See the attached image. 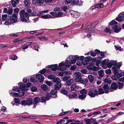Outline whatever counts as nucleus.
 I'll return each mask as SVG.
<instances>
[{"label": "nucleus", "instance_id": "obj_19", "mask_svg": "<svg viewBox=\"0 0 124 124\" xmlns=\"http://www.w3.org/2000/svg\"><path fill=\"white\" fill-rule=\"evenodd\" d=\"M25 7L26 8L29 7L30 5V3L29 0H24L23 1Z\"/></svg>", "mask_w": 124, "mask_h": 124}, {"label": "nucleus", "instance_id": "obj_8", "mask_svg": "<svg viewBox=\"0 0 124 124\" xmlns=\"http://www.w3.org/2000/svg\"><path fill=\"white\" fill-rule=\"evenodd\" d=\"M120 29L121 28L120 27L118 26L117 25H115L112 26L111 31H114L115 32L118 33L120 32Z\"/></svg>", "mask_w": 124, "mask_h": 124}, {"label": "nucleus", "instance_id": "obj_58", "mask_svg": "<svg viewBox=\"0 0 124 124\" xmlns=\"http://www.w3.org/2000/svg\"><path fill=\"white\" fill-rule=\"evenodd\" d=\"M86 124H91V119H85V120Z\"/></svg>", "mask_w": 124, "mask_h": 124}, {"label": "nucleus", "instance_id": "obj_39", "mask_svg": "<svg viewBox=\"0 0 124 124\" xmlns=\"http://www.w3.org/2000/svg\"><path fill=\"white\" fill-rule=\"evenodd\" d=\"M120 78L118 75H113L111 77V78L114 80H116Z\"/></svg>", "mask_w": 124, "mask_h": 124}, {"label": "nucleus", "instance_id": "obj_49", "mask_svg": "<svg viewBox=\"0 0 124 124\" xmlns=\"http://www.w3.org/2000/svg\"><path fill=\"white\" fill-rule=\"evenodd\" d=\"M109 60L108 59H106L104 60L102 62V64H106L109 62Z\"/></svg>", "mask_w": 124, "mask_h": 124}, {"label": "nucleus", "instance_id": "obj_33", "mask_svg": "<svg viewBox=\"0 0 124 124\" xmlns=\"http://www.w3.org/2000/svg\"><path fill=\"white\" fill-rule=\"evenodd\" d=\"M29 45L28 44V43H27L22 45L21 47L23 49L25 50L27 49Z\"/></svg>", "mask_w": 124, "mask_h": 124}, {"label": "nucleus", "instance_id": "obj_4", "mask_svg": "<svg viewBox=\"0 0 124 124\" xmlns=\"http://www.w3.org/2000/svg\"><path fill=\"white\" fill-rule=\"evenodd\" d=\"M98 91L96 90H91L89 91L88 94L91 97L94 98L98 95Z\"/></svg>", "mask_w": 124, "mask_h": 124}, {"label": "nucleus", "instance_id": "obj_18", "mask_svg": "<svg viewBox=\"0 0 124 124\" xmlns=\"http://www.w3.org/2000/svg\"><path fill=\"white\" fill-rule=\"evenodd\" d=\"M48 67L49 68H51L52 70L53 71H54L57 69L58 70V66L56 64L49 65Z\"/></svg>", "mask_w": 124, "mask_h": 124}, {"label": "nucleus", "instance_id": "obj_60", "mask_svg": "<svg viewBox=\"0 0 124 124\" xmlns=\"http://www.w3.org/2000/svg\"><path fill=\"white\" fill-rule=\"evenodd\" d=\"M61 92L62 93L65 95H67L68 94V92L67 91L64 89L62 90L61 91Z\"/></svg>", "mask_w": 124, "mask_h": 124}, {"label": "nucleus", "instance_id": "obj_26", "mask_svg": "<svg viewBox=\"0 0 124 124\" xmlns=\"http://www.w3.org/2000/svg\"><path fill=\"white\" fill-rule=\"evenodd\" d=\"M49 11L47 10H45L43 11H41L39 13L37 14V16H41H41L43 15V14L44 13H47Z\"/></svg>", "mask_w": 124, "mask_h": 124}, {"label": "nucleus", "instance_id": "obj_64", "mask_svg": "<svg viewBox=\"0 0 124 124\" xmlns=\"http://www.w3.org/2000/svg\"><path fill=\"white\" fill-rule=\"evenodd\" d=\"M55 76L54 75H49L48 78L50 79H52V80L54 78Z\"/></svg>", "mask_w": 124, "mask_h": 124}, {"label": "nucleus", "instance_id": "obj_24", "mask_svg": "<svg viewBox=\"0 0 124 124\" xmlns=\"http://www.w3.org/2000/svg\"><path fill=\"white\" fill-rule=\"evenodd\" d=\"M103 88L106 93H108L109 92V86L108 85H105L103 87Z\"/></svg>", "mask_w": 124, "mask_h": 124}, {"label": "nucleus", "instance_id": "obj_37", "mask_svg": "<svg viewBox=\"0 0 124 124\" xmlns=\"http://www.w3.org/2000/svg\"><path fill=\"white\" fill-rule=\"evenodd\" d=\"M73 81L72 79H71L67 80L66 82V84L68 85H70L72 84Z\"/></svg>", "mask_w": 124, "mask_h": 124}, {"label": "nucleus", "instance_id": "obj_47", "mask_svg": "<svg viewBox=\"0 0 124 124\" xmlns=\"http://www.w3.org/2000/svg\"><path fill=\"white\" fill-rule=\"evenodd\" d=\"M104 81L105 83H107L109 84H110L111 82L110 78H105L104 80Z\"/></svg>", "mask_w": 124, "mask_h": 124}, {"label": "nucleus", "instance_id": "obj_27", "mask_svg": "<svg viewBox=\"0 0 124 124\" xmlns=\"http://www.w3.org/2000/svg\"><path fill=\"white\" fill-rule=\"evenodd\" d=\"M18 3L19 0H12V4L13 7H15Z\"/></svg>", "mask_w": 124, "mask_h": 124}, {"label": "nucleus", "instance_id": "obj_34", "mask_svg": "<svg viewBox=\"0 0 124 124\" xmlns=\"http://www.w3.org/2000/svg\"><path fill=\"white\" fill-rule=\"evenodd\" d=\"M19 11V9L17 8H16L14 10V14L13 15L16 16H17L18 12Z\"/></svg>", "mask_w": 124, "mask_h": 124}, {"label": "nucleus", "instance_id": "obj_61", "mask_svg": "<svg viewBox=\"0 0 124 124\" xmlns=\"http://www.w3.org/2000/svg\"><path fill=\"white\" fill-rule=\"evenodd\" d=\"M31 90L32 92H36L37 90V88L35 87H32L31 88Z\"/></svg>", "mask_w": 124, "mask_h": 124}, {"label": "nucleus", "instance_id": "obj_52", "mask_svg": "<svg viewBox=\"0 0 124 124\" xmlns=\"http://www.w3.org/2000/svg\"><path fill=\"white\" fill-rule=\"evenodd\" d=\"M80 93L81 94H86L87 93V90L85 89H82L80 90Z\"/></svg>", "mask_w": 124, "mask_h": 124}, {"label": "nucleus", "instance_id": "obj_36", "mask_svg": "<svg viewBox=\"0 0 124 124\" xmlns=\"http://www.w3.org/2000/svg\"><path fill=\"white\" fill-rule=\"evenodd\" d=\"M78 0H73L71 1V4L72 5H77L78 4Z\"/></svg>", "mask_w": 124, "mask_h": 124}, {"label": "nucleus", "instance_id": "obj_53", "mask_svg": "<svg viewBox=\"0 0 124 124\" xmlns=\"http://www.w3.org/2000/svg\"><path fill=\"white\" fill-rule=\"evenodd\" d=\"M23 40V39L22 38L18 39L13 40V42L15 43L19 41H22Z\"/></svg>", "mask_w": 124, "mask_h": 124}, {"label": "nucleus", "instance_id": "obj_29", "mask_svg": "<svg viewBox=\"0 0 124 124\" xmlns=\"http://www.w3.org/2000/svg\"><path fill=\"white\" fill-rule=\"evenodd\" d=\"M88 78L91 83L92 82L94 79V77L91 75H88Z\"/></svg>", "mask_w": 124, "mask_h": 124}, {"label": "nucleus", "instance_id": "obj_12", "mask_svg": "<svg viewBox=\"0 0 124 124\" xmlns=\"http://www.w3.org/2000/svg\"><path fill=\"white\" fill-rule=\"evenodd\" d=\"M75 82L78 84H83L84 81L82 77H79L78 78H76L75 79Z\"/></svg>", "mask_w": 124, "mask_h": 124}, {"label": "nucleus", "instance_id": "obj_5", "mask_svg": "<svg viewBox=\"0 0 124 124\" xmlns=\"http://www.w3.org/2000/svg\"><path fill=\"white\" fill-rule=\"evenodd\" d=\"M70 12L71 16L74 18L78 17L80 16V13L78 12L71 10Z\"/></svg>", "mask_w": 124, "mask_h": 124}, {"label": "nucleus", "instance_id": "obj_38", "mask_svg": "<svg viewBox=\"0 0 124 124\" xmlns=\"http://www.w3.org/2000/svg\"><path fill=\"white\" fill-rule=\"evenodd\" d=\"M27 105H30L32 104L33 100L31 98L28 99L27 100Z\"/></svg>", "mask_w": 124, "mask_h": 124}, {"label": "nucleus", "instance_id": "obj_32", "mask_svg": "<svg viewBox=\"0 0 124 124\" xmlns=\"http://www.w3.org/2000/svg\"><path fill=\"white\" fill-rule=\"evenodd\" d=\"M10 94L11 96H13V97H17L19 95H20V93H19V94H18L17 93L15 92L11 93H10Z\"/></svg>", "mask_w": 124, "mask_h": 124}, {"label": "nucleus", "instance_id": "obj_56", "mask_svg": "<svg viewBox=\"0 0 124 124\" xmlns=\"http://www.w3.org/2000/svg\"><path fill=\"white\" fill-rule=\"evenodd\" d=\"M39 38L41 40H48V39L46 37H44V36H42L40 37H39Z\"/></svg>", "mask_w": 124, "mask_h": 124}, {"label": "nucleus", "instance_id": "obj_13", "mask_svg": "<svg viewBox=\"0 0 124 124\" xmlns=\"http://www.w3.org/2000/svg\"><path fill=\"white\" fill-rule=\"evenodd\" d=\"M36 78L39 80L40 83L42 82L44 80L43 76L39 74H37L36 75Z\"/></svg>", "mask_w": 124, "mask_h": 124}, {"label": "nucleus", "instance_id": "obj_22", "mask_svg": "<svg viewBox=\"0 0 124 124\" xmlns=\"http://www.w3.org/2000/svg\"><path fill=\"white\" fill-rule=\"evenodd\" d=\"M118 85L115 83L112 84L111 85L112 89L110 90L111 91H112V89L115 90L118 87Z\"/></svg>", "mask_w": 124, "mask_h": 124}, {"label": "nucleus", "instance_id": "obj_50", "mask_svg": "<svg viewBox=\"0 0 124 124\" xmlns=\"http://www.w3.org/2000/svg\"><path fill=\"white\" fill-rule=\"evenodd\" d=\"M105 73L107 74H110L112 72L111 70L110 69H107L105 70Z\"/></svg>", "mask_w": 124, "mask_h": 124}, {"label": "nucleus", "instance_id": "obj_63", "mask_svg": "<svg viewBox=\"0 0 124 124\" xmlns=\"http://www.w3.org/2000/svg\"><path fill=\"white\" fill-rule=\"evenodd\" d=\"M91 61L93 62H94L98 61V58H97V57H95L93 58L92 57Z\"/></svg>", "mask_w": 124, "mask_h": 124}, {"label": "nucleus", "instance_id": "obj_23", "mask_svg": "<svg viewBox=\"0 0 124 124\" xmlns=\"http://www.w3.org/2000/svg\"><path fill=\"white\" fill-rule=\"evenodd\" d=\"M89 29H90V28H89L88 27L86 29H85V31L86 32H89V33H95V30H89Z\"/></svg>", "mask_w": 124, "mask_h": 124}, {"label": "nucleus", "instance_id": "obj_48", "mask_svg": "<svg viewBox=\"0 0 124 124\" xmlns=\"http://www.w3.org/2000/svg\"><path fill=\"white\" fill-rule=\"evenodd\" d=\"M99 92H98V94H102L104 93V91L103 89L102 88H100L98 90Z\"/></svg>", "mask_w": 124, "mask_h": 124}, {"label": "nucleus", "instance_id": "obj_17", "mask_svg": "<svg viewBox=\"0 0 124 124\" xmlns=\"http://www.w3.org/2000/svg\"><path fill=\"white\" fill-rule=\"evenodd\" d=\"M112 71H114L113 73L114 75H119V72L118 70L117 69L116 66H114L112 67Z\"/></svg>", "mask_w": 124, "mask_h": 124}, {"label": "nucleus", "instance_id": "obj_51", "mask_svg": "<svg viewBox=\"0 0 124 124\" xmlns=\"http://www.w3.org/2000/svg\"><path fill=\"white\" fill-rule=\"evenodd\" d=\"M11 58L12 60H15L17 59V57L16 55L13 54L11 56Z\"/></svg>", "mask_w": 124, "mask_h": 124}, {"label": "nucleus", "instance_id": "obj_54", "mask_svg": "<svg viewBox=\"0 0 124 124\" xmlns=\"http://www.w3.org/2000/svg\"><path fill=\"white\" fill-rule=\"evenodd\" d=\"M73 57L76 61L79 59V56L78 55H73Z\"/></svg>", "mask_w": 124, "mask_h": 124}, {"label": "nucleus", "instance_id": "obj_6", "mask_svg": "<svg viewBox=\"0 0 124 124\" xmlns=\"http://www.w3.org/2000/svg\"><path fill=\"white\" fill-rule=\"evenodd\" d=\"M87 68L88 70L96 71L101 69V67H97L92 65H90L87 67Z\"/></svg>", "mask_w": 124, "mask_h": 124}, {"label": "nucleus", "instance_id": "obj_41", "mask_svg": "<svg viewBox=\"0 0 124 124\" xmlns=\"http://www.w3.org/2000/svg\"><path fill=\"white\" fill-rule=\"evenodd\" d=\"M57 17L63 16H65V14L62 12H59L57 13Z\"/></svg>", "mask_w": 124, "mask_h": 124}, {"label": "nucleus", "instance_id": "obj_42", "mask_svg": "<svg viewBox=\"0 0 124 124\" xmlns=\"http://www.w3.org/2000/svg\"><path fill=\"white\" fill-rule=\"evenodd\" d=\"M20 104L23 105H27V100H22L20 103Z\"/></svg>", "mask_w": 124, "mask_h": 124}, {"label": "nucleus", "instance_id": "obj_59", "mask_svg": "<svg viewBox=\"0 0 124 124\" xmlns=\"http://www.w3.org/2000/svg\"><path fill=\"white\" fill-rule=\"evenodd\" d=\"M91 57L90 56H89L85 57V60H86L87 61H88V62H89L90 60H91Z\"/></svg>", "mask_w": 124, "mask_h": 124}, {"label": "nucleus", "instance_id": "obj_3", "mask_svg": "<svg viewBox=\"0 0 124 124\" xmlns=\"http://www.w3.org/2000/svg\"><path fill=\"white\" fill-rule=\"evenodd\" d=\"M18 85L20 86L19 89L21 92V93H20V96L22 97L23 96L24 94V91H27L28 90L27 88L26 87L24 84H22V82H20L18 84Z\"/></svg>", "mask_w": 124, "mask_h": 124}, {"label": "nucleus", "instance_id": "obj_46", "mask_svg": "<svg viewBox=\"0 0 124 124\" xmlns=\"http://www.w3.org/2000/svg\"><path fill=\"white\" fill-rule=\"evenodd\" d=\"M71 78V77L70 76H65L63 77L62 78L63 81H65L67 80L70 79Z\"/></svg>", "mask_w": 124, "mask_h": 124}, {"label": "nucleus", "instance_id": "obj_28", "mask_svg": "<svg viewBox=\"0 0 124 124\" xmlns=\"http://www.w3.org/2000/svg\"><path fill=\"white\" fill-rule=\"evenodd\" d=\"M53 81L54 83H60L61 82V79L59 78H54L53 80Z\"/></svg>", "mask_w": 124, "mask_h": 124}, {"label": "nucleus", "instance_id": "obj_55", "mask_svg": "<svg viewBox=\"0 0 124 124\" xmlns=\"http://www.w3.org/2000/svg\"><path fill=\"white\" fill-rule=\"evenodd\" d=\"M34 37L33 36H30L29 37H26L23 38V39H28L30 40H32V39H34Z\"/></svg>", "mask_w": 124, "mask_h": 124}, {"label": "nucleus", "instance_id": "obj_11", "mask_svg": "<svg viewBox=\"0 0 124 124\" xmlns=\"http://www.w3.org/2000/svg\"><path fill=\"white\" fill-rule=\"evenodd\" d=\"M67 60H68L71 64H74L76 62L75 60L73 58V55H70L67 58Z\"/></svg>", "mask_w": 124, "mask_h": 124}, {"label": "nucleus", "instance_id": "obj_1", "mask_svg": "<svg viewBox=\"0 0 124 124\" xmlns=\"http://www.w3.org/2000/svg\"><path fill=\"white\" fill-rule=\"evenodd\" d=\"M19 15L21 21L23 22H27L29 20V16H36L37 14L36 13L32 12L30 14L25 12L24 10L23 9L19 12Z\"/></svg>", "mask_w": 124, "mask_h": 124}, {"label": "nucleus", "instance_id": "obj_25", "mask_svg": "<svg viewBox=\"0 0 124 124\" xmlns=\"http://www.w3.org/2000/svg\"><path fill=\"white\" fill-rule=\"evenodd\" d=\"M41 88L42 90L44 91H46L48 90V86L45 84L41 85Z\"/></svg>", "mask_w": 124, "mask_h": 124}, {"label": "nucleus", "instance_id": "obj_62", "mask_svg": "<svg viewBox=\"0 0 124 124\" xmlns=\"http://www.w3.org/2000/svg\"><path fill=\"white\" fill-rule=\"evenodd\" d=\"M77 124H83V122L82 121H79L78 120H75V122Z\"/></svg>", "mask_w": 124, "mask_h": 124}, {"label": "nucleus", "instance_id": "obj_43", "mask_svg": "<svg viewBox=\"0 0 124 124\" xmlns=\"http://www.w3.org/2000/svg\"><path fill=\"white\" fill-rule=\"evenodd\" d=\"M13 89L14 91L18 92L19 93H21V91L19 89L17 86H16V87H14L13 88Z\"/></svg>", "mask_w": 124, "mask_h": 124}, {"label": "nucleus", "instance_id": "obj_20", "mask_svg": "<svg viewBox=\"0 0 124 124\" xmlns=\"http://www.w3.org/2000/svg\"><path fill=\"white\" fill-rule=\"evenodd\" d=\"M41 18H42L47 19L49 18H52V16L50 15L47 14L46 15H43L41 16Z\"/></svg>", "mask_w": 124, "mask_h": 124}, {"label": "nucleus", "instance_id": "obj_10", "mask_svg": "<svg viewBox=\"0 0 124 124\" xmlns=\"http://www.w3.org/2000/svg\"><path fill=\"white\" fill-rule=\"evenodd\" d=\"M45 2L44 0H33L32 3L34 4L41 5L43 4Z\"/></svg>", "mask_w": 124, "mask_h": 124}, {"label": "nucleus", "instance_id": "obj_9", "mask_svg": "<svg viewBox=\"0 0 124 124\" xmlns=\"http://www.w3.org/2000/svg\"><path fill=\"white\" fill-rule=\"evenodd\" d=\"M17 17L16 16L12 15L11 17L10 21V24L13 23H15L17 21Z\"/></svg>", "mask_w": 124, "mask_h": 124}, {"label": "nucleus", "instance_id": "obj_35", "mask_svg": "<svg viewBox=\"0 0 124 124\" xmlns=\"http://www.w3.org/2000/svg\"><path fill=\"white\" fill-rule=\"evenodd\" d=\"M74 75L76 77V78H78L79 77H82L81 74L79 72H76L74 74Z\"/></svg>", "mask_w": 124, "mask_h": 124}, {"label": "nucleus", "instance_id": "obj_14", "mask_svg": "<svg viewBox=\"0 0 124 124\" xmlns=\"http://www.w3.org/2000/svg\"><path fill=\"white\" fill-rule=\"evenodd\" d=\"M104 5L102 3H100L99 4L95 5L94 7H93L91 9L92 10L95 9L96 8H102L103 7Z\"/></svg>", "mask_w": 124, "mask_h": 124}, {"label": "nucleus", "instance_id": "obj_44", "mask_svg": "<svg viewBox=\"0 0 124 124\" xmlns=\"http://www.w3.org/2000/svg\"><path fill=\"white\" fill-rule=\"evenodd\" d=\"M86 97V95L85 94H82L79 95L78 98L79 99L82 100H84V99H85Z\"/></svg>", "mask_w": 124, "mask_h": 124}, {"label": "nucleus", "instance_id": "obj_15", "mask_svg": "<svg viewBox=\"0 0 124 124\" xmlns=\"http://www.w3.org/2000/svg\"><path fill=\"white\" fill-rule=\"evenodd\" d=\"M98 74L99 76L98 77V78L99 79H101L104 76V72L102 70H101L98 71Z\"/></svg>", "mask_w": 124, "mask_h": 124}, {"label": "nucleus", "instance_id": "obj_57", "mask_svg": "<svg viewBox=\"0 0 124 124\" xmlns=\"http://www.w3.org/2000/svg\"><path fill=\"white\" fill-rule=\"evenodd\" d=\"M116 118V117H112L110 118V119H108L107 120V122L108 123H109L112 122L113 120H114Z\"/></svg>", "mask_w": 124, "mask_h": 124}, {"label": "nucleus", "instance_id": "obj_21", "mask_svg": "<svg viewBox=\"0 0 124 124\" xmlns=\"http://www.w3.org/2000/svg\"><path fill=\"white\" fill-rule=\"evenodd\" d=\"M62 84L60 83H56L54 85V87L55 89L56 90H59Z\"/></svg>", "mask_w": 124, "mask_h": 124}, {"label": "nucleus", "instance_id": "obj_40", "mask_svg": "<svg viewBox=\"0 0 124 124\" xmlns=\"http://www.w3.org/2000/svg\"><path fill=\"white\" fill-rule=\"evenodd\" d=\"M66 61H67V62H65V66L67 67H70L71 64H70L69 61L68 60H67V59H66Z\"/></svg>", "mask_w": 124, "mask_h": 124}, {"label": "nucleus", "instance_id": "obj_2", "mask_svg": "<svg viewBox=\"0 0 124 124\" xmlns=\"http://www.w3.org/2000/svg\"><path fill=\"white\" fill-rule=\"evenodd\" d=\"M46 97H42L41 98L40 100L41 102H45L46 101L49 100L50 98L51 97V94L49 93H47L46 95ZM40 100V99L38 97H36L34 99L33 104L35 105Z\"/></svg>", "mask_w": 124, "mask_h": 124}, {"label": "nucleus", "instance_id": "obj_30", "mask_svg": "<svg viewBox=\"0 0 124 124\" xmlns=\"http://www.w3.org/2000/svg\"><path fill=\"white\" fill-rule=\"evenodd\" d=\"M9 18V17L7 15H4L2 16V19L4 20H8Z\"/></svg>", "mask_w": 124, "mask_h": 124}, {"label": "nucleus", "instance_id": "obj_31", "mask_svg": "<svg viewBox=\"0 0 124 124\" xmlns=\"http://www.w3.org/2000/svg\"><path fill=\"white\" fill-rule=\"evenodd\" d=\"M50 14L53 16L52 17V18H55L56 17H57V13L56 12H51L50 13Z\"/></svg>", "mask_w": 124, "mask_h": 124}, {"label": "nucleus", "instance_id": "obj_45", "mask_svg": "<svg viewBox=\"0 0 124 124\" xmlns=\"http://www.w3.org/2000/svg\"><path fill=\"white\" fill-rule=\"evenodd\" d=\"M116 20L118 22L123 21H124V17L122 18L119 17L116 18Z\"/></svg>", "mask_w": 124, "mask_h": 124}, {"label": "nucleus", "instance_id": "obj_16", "mask_svg": "<svg viewBox=\"0 0 124 124\" xmlns=\"http://www.w3.org/2000/svg\"><path fill=\"white\" fill-rule=\"evenodd\" d=\"M69 98L70 99H77L78 98V95L77 93H74L71 94H69L68 95Z\"/></svg>", "mask_w": 124, "mask_h": 124}, {"label": "nucleus", "instance_id": "obj_7", "mask_svg": "<svg viewBox=\"0 0 124 124\" xmlns=\"http://www.w3.org/2000/svg\"><path fill=\"white\" fill-rule=\"evenodd\" d=\"M65 63L64 62L59 63L58 66V70H66V67L65 66Z\"/></svg>", "mask_w": 124, "mask_h": 124}]
</instances>
